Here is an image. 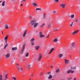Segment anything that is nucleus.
I'll return each mask as SVG.
<instances>
[{"label": "nucleus", "instance_id": "2", "mask_svg": "<svg viewBox=\"0 0 80 80\" xmlns=\"http://www.w3.org/2000/svg\"><path fill=\"white\" fill-rule=\"evenodd\" d=\"M36 22H37L35 20H32L30 22L31 25H32V26H33V25H34V24L36 23Z\"/></svg>", "mask_w": 80, "mask_h": 80}, {"label": "nucleus", "instance_id": "52", "mask_svg": "<svg viewBox=\"0 0 80 80\" xmlns=\"http://www.w3.org/2000/svg\"><path fill=\"white\" fill-rule=\"evenodd\" d=\"M74 80H76V78H74Z\"/></svg>", "mask_w": 80, "mask_h": 80}, {"label": "nucleus", "instance_id": "27", "mask_svg": "<svg viewBox=\"0 0 80 80\" xmlns=\"http://www.w3.org/2000/svg\"><path fill=\"white\" fill-rule=\"evenodd\" d=\"M58 40H57V38H55L54 39L53 41L54 42H57Z\"/></svg>", "mask_w": 80, "mask_h": 80}, {"label": "nucleus", "instance_id": "45", "mask_svg": "<svg viewBox=\"0 0 80 80\" xmlns=\"http://www.w3.org/2000/svg\"><path fill=\"white\" fill-rule=\"evenodd\" d=\"M50 25H51L50 24H48V27H50Z\"/></svg>", "mask_w": 80, "mask_h": 80}, {"label": "nucleus", "instance_id": "55", "mask_svg": "<svg viewBox=\"0 0 80 80\" xmlns=\"http://www.w3.org/2000/svg\"><path fill=\"white\" fill-rule=\"evenodd\" d=\"M30 18H32V17L31 16H30Z\"/></svg>", "mask_w": 80, "mask_h": 80}, {"label": "nucleus", "instance_id": "50", "mask_svg": "<svg viewBox=\"0 0 80 80\" xmlns=\"http://www.w3.org/2000/svg\"><path fill=\"white\" fill-rule=\"evenodd\" d=\"M70 79H71V78H68V80H70Z\"/></svg>", "mask_w": 80, "mask_h": 80}, {"label": "nucleus", "instance_id": "58", "mask_svg": "<svg viewBox=\"0 0 80 80\" xmlns=\"http://www.w3.org/2000/svg\"><path fill=\"white\" fill-rule=\"evenodd\" d=\"M31 79V78H30L29 79V80H30Z\"/></svg>", "mask_w": 80, "mask_h": 80}, {"label": "nucleus", "instance_id": "14", "mask_svg": "<svg viewBox=\"0 0 80 80\" xmlns=\"http://www.w3.org/2000/svg\"><path fill=\"white\" fill-rule=\"evenodd\" d=\"M38 23H36L34 24V28H36L37 26H38Z\"/></svg>", "mask_w": 80, "mask_h": 80}, {"label": "nucleus", "instance_id": "21", "mask_svg": "<svg viewBox=\"0 0 80 80\" xmlns=\"http://www.w3.org/2000/svg\"><path fill=\"white\" fill-rule=\"evenodd\" d=\"M16 62V60H15V58H13L12 59V63H13V62Z\"/></svg>", "mask_w": 80, "mask_h": 80}, {"label": "nucleus", "instance_id": "42", "mask_svg": "<svg viewBox=\"0 0 80 80\" xmlns=\"http://www.w3.org/2000/svg\"><path fill=\"white\" fill-rule=\"evenodd\" d=\"M55 31H57L58 30V29L57 28H56L55 29Z\"/></svg>", "mask_w": 80, "mask_h": 80}, {"label": "nucleus", "instance_id": "10", "mask_svg": "<svg viewBox=\"0 0 80 80\" xmlns=\"http://www.w3.org/2000/svg\"><path fill=\"white\" fill-rule=\"evenodd\" d=\"M66 6V4H62L60 5L61 7H62L63 8H64Z\"/></svg>", "mask_w": 80, "mask_h": 80}, {"label": "nucleus", "instance_id": "34", "mask_svg": "<svg viewBox=\"0 0 80 80\" xmlns=\"http://www.w3.org/2000/svg\"><path fill=\"white\" fill-rule=\"evenodd\" d=\"M29 53H27L26 54V57H28V55H29Z\"/></svg>", "mask_w": 80, "mask_h": 80}, {"label": "nucleus", "instance_id": "53", "mask_svg": "<svg viewBox=\"0 0 80 80\" xmlns=\"http://www.w3.org/2000/svg\"><path fill=\"white\" fill-rule=\"evenodd\" d=\"M7 40H6V41H5V42H6V43H7Z\"/></svg>", "mask_w": 80, "mask_h": 80}, {"label": "nucleus", "instance_id": "25", "mask_svg": "<svg viewBox=\"0 0 80 80\" xmlns=\"http://www.w3.org/2000/svg\"><path fill=\"white\" fill-rule=\"evenodd\" d=\"M36 10H40V11H41L42 10V9L40 8H36Z\"/></svg>", "mask_w": 80, "mask_h": 80}, {"label": "nucleus", "instance_id": "37", "mask_svg": "<svg viewBox=\"0 0 80 80\" xmlns=\"http://www.w3.org/2000/svg\"><path fill=\"white\" fill-rule=\"evenodd\" d=\"M32 42L31 45H32V46H33V45H35V43H34L33 42Z\"/></svg>", "mask_w": 80, "mask_h": 80}, {"label": "nucleus", "instance_id": "4", "mask_svg": "<svg viewBox=\"0 0 80 80\" xmlns=\"http://www.w3.org/2000/svg\"><path fill=\"white\" fill-rule=\"evenodd\" d=\"M74 72H75L74 71H72V70H68L67 71V73H74Z\"/></svg>", "mask_w": 80, "mask_h": 80}, {"label": "nucleus", "instance_id": "46", "mask_svg": "<svg viewBox=\"0 0 80 80\" xmlns=\"http://www.w3.org/2000/svg\"><path fill=\"white\" fill-rule=\"evenodd\" d=\"M40 75H43V73H42V72H41Z\"/></svg>", "mask_w": 80, "mask_h": 80}, {"label": "nucleus", "instance_id": "16", "mask_svg": "<svg viewBox=\"0 0 80 80\" xmlns=\"http://www.w3.org/2000/svg\"><path fill=\"white\" fill-rule=\"evenodd\" d=\"M32 5H33L34 7H36V6H37V5H38V4H37V3H35V2L33 3Z\"/></svg>", "mask_w": 80, "mask_h": 80}, {"label": "nucleus", "instance_id": "24", "mask_svg": "<svg viewBox=\"0 0 80 80\" xmlns=\"http://www.w3.org/2000/svg\"><path fill=\"white\" fill-rule=\"evenodd\" d=\"M74 17H75V15H74V14H72L71 15V18H73Z\"/></svg>", "mask_w": 80, "mask_h": 80}, {"label": "nucleus", "instance_id": "49", "mask_svg": "<svg viewBox=\"0 0 80 80\" xmlns=\"http://www.w3.org/2000/svg\"><path fill=\"white\" fill-rule=\"evenodd\" d=\"M23 6V4H21L20 5V6Z\"/></svg>", "mask_w": 80, "mask_h": 80}, {"label": "nucleus", "instance_id": "48", "mask_svg": "<svg viewBox=\"0 0 80 80\" xmlns=\"http://www.w3.org/2000/svg\"><path fill=\"white\" fill-rule=\"evenodd\" d=\"M48 36H49V34L48 35V36L47 37V38H49V37H48Z\"/></svg>", "mask_w": 80, "mask_h": 80}, {"label": "nucleus", "instance_id": "44", "mask_svg": "<svg viewBox=\"0 0 80 80\" xmlns=\"http://www.w3.org/2000/svg\"><path fill=\"white\" fill-rule=\"evenodd\" d=\"M31 75L32 76V77H33V73H31Z\"/></svg>", "mask_w": 80, "mask_h": 80}, {"label": "nucleus", "instance_id": "26", "mask_svg": "<svg viewBox=\"0 0 80 80\" xmlns=\"http://www.w3.org/2000/svg\"><path fill=\"white\" fill-rule=\"evenodd\" d=\"M35 40V38H32L31 39V42H33V41H34Z\"/></svg>", "mask_w": 80, "mask_h": 80}, {"label": "nucleus", "instance_id": "35", "mask_svg": "<svg viewBox=\"0 0 80 80\" xmlns=\"http://www.w3.org/2000/svg\"><path fill=\"white\" fill-rule=\"evenodd\" d=\"M54 2H55L57 3V2H59V0H54Z\"/></svg>", "mask_w": 80, "mask_h": 80}, {"label": "nucleus", "instance_id": "56", "mask_svg": "<svg viewBox=\"0 0 80 80\" xmlns=\"http://www.w3.org/2000/svg\"><path fill=\"white\" fill-rule=\"evenodd\" d=\"M2 34H3V32H2Z\"/></svg>", "mask_w": 80, "mask_h": 80}, {"label": "nucleus", "instance_id": "51", "mask_svg": "<svg viewBox=\"0 0 80 80\" xmlns=\"http://www.w3.org/2000/svg\"><path fill=\"white\" fill-rule=\"evenodd\" d=\"M51 68H53V66H51Z\"/></svg>", "mask_w": 80, "mask_h": 80}, {"label": "nucleus", "instance_id": "28", "mask_svg": "<svg viewBox=\"0 0 80 80\" xmlns=\"http://www.w3.org/2000/svg\"><path fill=\"white\" fill-rule=\"evenodd\" d=\"M62 56H63V55H62V54H60L59 55V58H61L62 57Z\"/></svg>", "mask_w": 80, "mask_h": 80}, {"label": "nucleus", "instance_id": "30", "mask_svg": "<svg viewBox=\"0 0 80 80\" xmlns=\"http://www.w3.org/2000/svg\"><path fill=\"white\" fill-rule=\"evenodd\" d=\"M30 65L28 64V69H30Z\"/></svg>", "mask_w": 80, "mask_h": 80}, {"label": "nucleus", "instance_id": "1", "mask_svg": "<svg viewBox=\"0 0 80 80\" xmlns=\"http://www.w3.org/2000/svg\"><path fill=\"white\" fill-rule=\"evenodd\" d=\"M17 68L18 69V71L19 72H21V70H22V71H23V69L22 68L20 65H19V64H17Z\"/></svg>", "mask_w": 80, "mask_h": 80}, {"label": "nucleus", "instance_id": "12", "mask_svg": "<svg viewBox=\"0 0 80 80\" xmlns=\"http://www.w3.org/2000/svg\"><path fill=\"white\" fill-rule=\"evenodd\" d=\"M8 74H6L5 76V78L3 80H7L8 78Z\"/></svg>", "mask_w": 80, "mask_h": 80}, {"label": "nucleus", "instance_id": "17", "mask_svg": "<svg viewBox=\"0 0 80 80\" xmlns=\"http://www.w3.org/2000/svg\"><path fill=\"white\" fill-rule=\"evenodd\" d=\"M12 50H17V48L15 47V48H12Z\"/></svg>", "mask_w": 80, "mask_h": 80}, {"label": "nucleus", "instance_id": "7", "mask_svg": "<svg viewBox=\"0 0 80 80\" xmlns=\"http://www.w3.org/2000/svg\"><path fill=\"white\" fill-rule=\"evenodd\" d=\"M78 31H79V30H77L75 31L74 32H73L72 33V35H75V34L77 33H78Z\"/></svg>", "mask_w": 80, "mask_h": 80}, {"label": "nucleus", "instance_id": "31", "mask_svg": "<svg viewBox=\"0 0 80 80\" xmlns=\"http://www.w3.org/2000/svg\"><path fill=\"white\" fill-rule=\"evenodd\" d=\"M8 35L6 36L5 38V40H7L8 39Z\"/></svg>", "mask_w": 80, "mask_h": 80}, {"label": "nucleus", "instance_id": "29", "mask_svg": "<svg viewBox=\"0 0 80 80\" xmlns=\"http://www.w3.org/2000/svg\"><path fill=\"white\" fill-rule=\"evenodd\" d=\"M0 80H3L2 79V74L0 75Z\"/></svg>", "mask_w": 80, "mask_h": 80}, {"label": "nucleus", "instance_id": "22", "mask_svg": "<svg viewBox=\"0 0 80 80\" xmlns=\"http://www.w3.org/2000/svg\"><path fill=\"white\" fill-rule=\"evenodd\" d=\"M5 1H4L2 4V5L3 7L5 6Z\"/></svg>", "mask_w": 80, "mask_h": 80}, {"label": "nucleus", "instance_id": "19", "mask_svg": "<svg viewBox=\"0 0 80 80\" xmlns=\"http://www.w3.org/2000/svg\"><path fill=\"white\" fill-rule=\"evenodd\" d=\"M40 48V46H37L35 47V49L37 50H38V49H39Z\"/></svg>", "mask_w": 80, "mask_h": 80}, {"label": "nucleus", "instance_id": "38", "mask_svg": "<svg viewBox=\"0 0 80 80\" xmlns=\"http://www.w3.org/2000/svg\"><path fill=\"white\" fill-rule=\"evenodd\" d=\"M45 23H43V24H42V25L41 26V27H43V26H44L45 25Z\"/></svg>", "mask_w": 80, "mask_h": 80}, {"label": "nucleus", "instance_id": "54", "mask_svg": "<svg viewBox=\"0 0 80 80\" xmlns=\"http://www.w3.org/2000/svg\"><path fill=\"white\" fill-rule=\"evenodd\" d=\"M23 0V1H25L26 0Z\"/></svg>", "mask_w": 80, "mask_h": 80}, {"label": "nucleus", "instance_id": "33", "mask_svg": "<svg viewBox=\"0 0 80 80\" xmlns=\"http://www.w3.org/2000/svg\"><path fill=\"white\" fill-rule=\"evenodd\" d=\"M71 69H73L74 70H75V69H76V67H71Z\"/></svg>", "mask_w": 80, "mask_h": 80}, {"label": "nucleus", "instance_id": "39", "mask_svg": "<svg viewBox=\"0 0 80 80\" xmlns=\"http://www.w3.org/2000/svg\"><path fill=\"white\" fill-rule=\"evenodd\" d=\"M73 22H71V24L70 25V26L71 27H72V25H73Z\"/></svg>", "mask_w": 80, "mask_h": 80}, {"label": "nucleus", "instance_id": "57", "mask_svg": "<svg viewBox=\"0 0 80 80\" xmlns=\"http://www.w3.org/2000/svg\"><path fill=\"white\" fill-rule=\"evenodd\" d=\"M2 2V1H0V3H1Z\"/></svg>", "mask_w": 80, "mask_h": 80}, {"label": "nucleus", "instance_id": "47", "mask_svg": "<svg viewBox=\"0 0 80 80\" xmlns=\"http://www.w3.org/2000/svg\"><path fill=\"white\" fill-rule=\"evenodd\" d=\"M45 18V15H43V18Z\"/></svg>", "mask_w": 80, "mask_h": 80}, {"label": "nucleus", "instance_id": "6", "mask_svg": "<svg viewBox=\"0 0 80 80\" xmlns=\"http://www.w3.org/2000/svg\"><path fill=\"white\" fill-rule=\"evenodd\" d=\"M65 63L66 65H67V64H68L70 62V61L69 60H68L67 59H65Z\"/></svg>", "mask_w": 80, "mask_h": 80}, {"label": "nucleus", "instance_id": "9", "mask_svg": "<svg viewBox=\"0 0 80 80\" xmlns=\"http://www.w3.org/2000/svg\"><path fill=\"white\" fill-rule=\"evenodd\" d=\"M27 30L26 29L24 32V34H23V37H25V36H26V35L27 34Z\"/></svg>", "mask_w": 80, "mask_h": 80}, {"label": "nucleus", "instance_id": "13", "mask_svg": "<svg viewBox=\"0 0 80 80\" xmlns=\"http://www.w3.org/2000/svg\"><path fill=\"white\" fill-rule=\"evenodd\" d=\"M10 54H9V53H8V54H7L5 55V57H6V58H9V57H10Z\"/></svg>", "mask_w": 80, "mask_h": 80}, {"label": "nucleus", "instance_id": "23", "mask_svg": "<svg viewBox=\"0 0 80 80\" xmlns=\"http://www.w3.org/2000/svg\"><path fill=\"white\" fill-rule=\"evenodd\" d=\"M52 78V75H50L48 77V79H51Z\"/></svg>", "mask_w": 80, "mask_h": 80}, {"label": "nucleus", "instance_id": "15", "mask_svg": "<svg viewBox=\"0 0 80 80\" xmlns=\"http://www.w3.org/2000/svg\"><path fill=\"white\" fill-rule=\"evenodd\" d=\"M71 45L72 47H75V42H73Z\"/></svg>", "mask_w": 80, "mask_h": 80}, {"label": "nucleus", "instance_id": "5", "mask_svg": "<svg viewBox=\"0 0 80 80\" xmlns=\"http://www.w3.org/2000/svg\"><path fill=\"white\" fill-rule=\"evenodd\" d=\"M39 34H40L39 37L40 38H43V37H45V35L42 34V32H39Z\"/></svg>", "mask_w": 80, "mask_h": 80}, {"label": "nucleus", "instance_id": "43", "mask_svg": "<svg viewBox=\"0 0 80 80\" xmlns=\"http://www.w3.org/2000/svg\"><path fill=\"white\" fill-rule=\"evenodd\" d=\"M50 73H51V72H48V75H49V74H50Z\"/></svg>", "mask_w": 80, "mask_h": 80}, {"label": "nucleus", "instance_id": "20", "mask_svg": "<svg viewBox=\"0 0 80 80\" xmlns=\"http://www.w3.org/2000/svg\"><path fill=\"white\" fill-rule=\"evenodd\" d=\"M55 71L56 73H58V72H59L60 71V69L58 68L57 69H56Z\"/></svg>", "mask_w": 80, "mask_h": 80}, {"label": "nucleus", "instance_id": "40", "mask_svg": "<svg viewBox=\"0 0 80 80\" xmlns=\"http://www.w3.org/2000/svg\"><path fill=\"white\" fill-rule=\"evenodd\" d=\"M12 78H13V79H14V80H17V79L15 77H12Z\"/></svg>", "mask_w": 80, "mask_h": 80}, {"label": "nucleus", "instance_id": "18", "mask_svg": "<svg viewBox=\"0 0 80 80\" xmlns=\"http://www.w3.org/2000/svg\"><path fill=\"white\" fill-rule=\"evenodd\" d=\"M8 28L9 27L8 26V25L7 24H6L5 25V28H6V29H8Z\"/></svg>", "mask_w": 80, "mask_h": 80}, {"label": "nucleus", "instance_id": "36", "mask_svg": "<svg viewBox=\"0 0 80 80\" xmlns=\"http://www.w3.org/2000/svg\"><path fill=\"white\" fill-rule=\"evenodd\" d=\"M75 22H76L77 23V22H78V19H76Z\"/></svg>", "mask_w": 80, "mask_h": 80}, {"label": "nucleus", "instance_id": "59", "mask_svg": "<svg viewBox=\"0 0 80 80\" xmlns=\"http://www.w3.org/2000/svg\"><path fill=\"white\" fill-rule=\"evenodd\" d=\"M52 80H55V79H52Z\"/></svg>", "mask_w": 80, "mask_h": 80}, {"label": "nucleus", "instance_id": "8", "mask_svg": "<svg viewBox=\"0 0 80 80\" xmlns=\"http://www.w3.org/2000/svg\"><path fill=\"white\" fill-rule=\"evenodd\" d=\"M26 45V44H23L22 47V52H23V50H24V49H25V48Z\"/></svg>", "mask_w": 80, "mask_h": 80}, {"label": "nucleus", "instance_id": "3", "mask_svg": "<svg viewBox=\"0 0 80 80\" xmlns=\"http://www.w3.org/2000/svg\"><path fill=\"white\" fill-rule=\"evenodd\" d=\"M42 55L41 54V53H40L39 55V57L38 60V61H40L42 59Z\"/></svg>", "mask_w": 80, "mask_h": 80}, {"label": "nucleus", "instance_id": "32", "mask_svg": "<svg viewBox=\"0 0 80 80\" xmlns=\"http://www.w3.org/2000/svg\"><path fill=\"white\" fill-rule=\"evenodd\" d=\"M8 46V44L7 43L6 44V45L4 47V49H5L6 48V47Z\"/></svg>", "mask_w": 80, "mask_h": 80}, {"label": "nucleus", "instance_id": "11", "mask_svg": "<svg viewBox=\"0 0 80 80\" xmlns=\"http://www.w3.org/2000/svg\"><path fill=\"white\" fill-rule=\"evenodd\" d=\"M55 50V49L54 48H51V50L50 51V52L48 53V54L50 55V53H52V52H53V50Z\"/></svg>", "mask_w": 80, "mask_h": 80}, {"label": "nucleus", "instance_id": "61", "mask_svg": "<svg viewBox=\"0 0 80 80\" xmlns=\"http://www.w3.org/2000/svg\"><path fill=\"white\" fill-rule=\"evenodd\" d=\"M23 11H24V9H23Z\"/></svg>", "mask_w": 80, "mask_h": 80}, {"label": "nucleus", "instance_id": "60", "mask_svg": "<svg viewBox=\"0 0 80 80\" xmlns=\"http://www.w3.org/2000/svg\"><path fill=\"white\" fill-rule=\"evenodd\" d=\"M12 0V1H14V0Z\"/></svg>", "mask_w": 80, "mask_h": 80}, {"label": "nucleus", "instance_id": "41", "mask_svg": "<svg viewBox=\"0 0 80 80\" xmlns=\"http://www.w3.org/2000/svg\"><path fill=\"white\" fill-rule=\"evenodd\" d=\"M53 13H54V14H56V13L57 12L56 11H53Z\"/></svg>", "mask_w": 80, "mask_h": 80}]
</instances>
